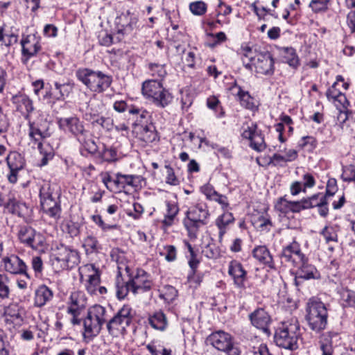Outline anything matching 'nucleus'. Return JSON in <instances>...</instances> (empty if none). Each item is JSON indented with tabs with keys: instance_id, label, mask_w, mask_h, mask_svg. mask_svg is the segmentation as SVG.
I'll return each instance as SVG.
<instances>
[{
	"instance_id": "nucleus-12",
	"label": "nucleus",
	"mask_w": 355,
	"mask_h": 355,
	"mask_svg": "<svg viewBox=\"0 0 355 355\" xmlns=\"http://www.w3.org/2000/svg\"><path fill=\"white\" fill-rule=\"evenodd\" d=\"M80 261V257L77 250L65 245H58L51 256V265L55 271L71 270Z\"/></svg>"
},
{
	"instance_id": "nucleus-11",
	"label": "nucleus",
	"mask_w": 355,
	"mask_h": 355,
	"mask_svg": "<svg viewBox=\"0 0 355 355\" xmlns=\"http://www.w3.org/2000/svg\"><path fill=\"white\" fill-rule=\"evenodd\" d=\"M76 77L91 92L98 94L105 92L112 83L111 76L90 68L78 69Z\"/></svg>"
},
{
	"instance_id": "nucleus-1",
	"label": "nucleus",
	"mask_w": 355,
	"mask_h": 355,
	"mask_svg": "<svg viewBox=\"0 0 355 355\" xmlns=\"http://www.w3.org/2000/svg\"><path fill=\"white\" fill-rule=\"evenodd\" d=\"M280 258L282 262L297 268L295 277L296 286L302 283L301 280L319 279L321 277L320 272L309 263V258L302 252L301 245L295 239L283 246Z\"/></svg>"
},
{
	"instance_id": "nucleus-10",
	"label": "nucleus",
	"mask_w": 355,
	"mask_h": 355,
	"mask_svg": "<svg viewBox=\"0 0 355 355\" xmlns=\"http://www.w3.org/2000/svg\"><path fill=\"white\" fill-rule=\"evenodd\" d=\"M183 225L191 238H196L199 230L208 223L210 216L207 204L200 202L191 206L185 213Z\"/></svg>"
},
{
	"instance_id": "nucleus-49",
	"label": "nucleus",
	"mask_w": 355,
	"mask_h": 355,
	"mask_svg": "<svg viewBox=\"0 0 355 355\" xmlns=\"http://www.w3.org/2000/svg\"><path fill=\"white\" fill-rule=\"evenodd\" d=\"M326 243L338 242V234L336 227L332 225H326L320 232Z\"/></svg>"
},
{
	"instance_id": "nucleus-61",
	"label": "nucleus",
	"mask_w": 355,
	"mask_h": 355,
	"mask_svg": "<svg viewBox=\"0 0 355 355\" xmlns=\"http://www.w3.org/2000/svg\"><path fill=\"white\" fill-rule=\"evenodd\" d=\"M207 36L213 39V41L207 44L211 48H214L227 40L226 35L223 32H219L216 34L209 33Z\"/></svg>"
},
{
	"instance_id": "nucleus-32",
	"label": "nucleus",
	"mask_w": 355,
	"mask_h": 355,
	"mask_svg": "<svg viewBox=\"0 0 355 355\" xmlns=\"http://www.w3.org/2000/svg\"><path fill=\"white\" fill-rule=\"evenodd\" d=\"M234 220L235 218L233 214L227 211V210L224 211L223 214L218 216L216 219L215 224L219 230L218 239L220 241H222L223 236L229 228V226L234 223Z\"/></svg>"
},
{
	"instance_id": "nucleus-53",
	"label": "nucleus",
	"mask_w": 355,
	"mask_h": 355,
	"mask_svg": "<svg viewBox=\"0 0 355 355\" xmlns=\"http://www.w3.org/2000/svg\"><path fill=\"white\" fill-rule=\"evenodd\" d=\"M341 300L345 302V306H350L355 309V292L347 289L343 288L340 292Z\"/></svg>"
},
{
	"instance_id": "nucleus-13",
	"label": "nucleus",
	"mask_w": 355,
	"mask_h": 355,
	"mask_svg": "<svg viewBox=\"0 0 355 355\" xmlns=\"http://www.w3.org/2000/svg\"><path fill=\"white\" fill-rule=\"evenodd\" d=\"M107 309L100 304H94L88 311L83 319V336L92 339L96 337L101 331L103 325L107 321Z\"/></svg>"
},
{
	"instance_id": "nucleus-50",
	"label": "nucleus",
	"mask_w": 355,
	"mask_h": 355,
	"mask_svg": "<svg viewBox=\"0 0 355 355\" xmlns=\"http://www.w3.org/2000/svg\"><path fill=\"white\" fill-rule=\"evenodd\" d=\"M349 112L348 110H339L337 116V124L343 131L350 132L352 129L349 128L350 119L349 117Z\"/></svg>"
},
{
	"instance_id": "nucleus-4",
	"label": "nucleus",
	"mask_w": 355,
	"mask_h": 355,
	"mask_svg": "<svg viewBox=\"0 0 355 355\" xmlns=\"http://www.w3.org/2000/svg\"><path fill=\"white\" fill-rule=\"evenodd\" d=\"M28 121V137L35 144L42 157L40 166H45L48 162L53 157V153L51 149L47 150L44 147L42 141L49 138L51 135L50 130L51 123L46 119L37 118L32 121L29 119Z\"/></svg>"
},
{
	"instance_id": "nucleus-18",
	"label": "nucleus",
	"mask_w": 355,
	"mask_h": 355,
	"mask_svg": "<svg viewBox=\"0 0 355 355\" xmlns=\"http://www.w3.org/2000/svg\"><path fill=\"white\" fill-rule=\"evenodd\" d=\"M130 286L132 293L135 295L148 292L151 290L153 282L150 275L144 270L137 268L129 274Z\"/></svg>"
},
{
	"instance_id": "nucleus-19",
	"label": "nucleus",
	"mask_w": 355,
	"mask_h": 355,
	"mask_svg": "<svg viewBox=\"0 0 355 355\" xmlns=\"http://www.w3.org/2000/svg\"><path fill=\"white\" fill-rule=\"evenodd\" d=\"M244 139L250 141V147L257 152H262L266 148V144L262 131L258 129L257 125L252 123L241 133Z\"/></svg>"
},
{
	"instance_id": "nucleus-22",
	"label": "nucleus",
	"mask_w": 355,
	"mask_h": 355,
	"mask_svg": "<svg viewBox=\"0 0 355 355\" xmlns=\"http://www.w3.org/2000/svg\"><path fill=\"white\" fill-rule=\"evenodd\" d=\"M249 319L252 326L269 335V327L271 324V318L268 313L263 308L255 309L249 315Z\"/></svg>"
},
{
	"instance_id": "nucleus-25",
	"label": "nucleus",
	"mask_w": 355,
	"mask_h": 355,
	"mask_svg": "<svg viewBox=\"0 0 355 355\" xmlns=\"http://www.w3.org/2000/svg\"><path fill=\"white\" fill-rule=\"evenodd\" d=\"M253 257L260 263L270 270H275L276 266L273 257L266 245L256 246L252 252Z\"/></svg>"
},
{
	"instance_id": "nucleus-6",
	"label": "nucleus",
	"mask_w": 355,
	"mask_h": 355,
	"mask_svg": "<svg viewBox=\"0 0 355 355\" xmlns=\"http://www.w3.org/2000/svg\"><path fill=\"white\" fill-rule=\"evenodd\" d=\"M102 182L110 191L114 193L126 192V191H137L142 187L144 178L141 175L123 174L116 173L112 177L109 173H106Z\"/></svg>"
},
{
	"instance_id": "nucleus-36",
	"label": "nucleus",
	"mask_w": 355,
	"mask_h": 355,
	"mask_svg": "<svg viewBox=\"0 0 355 355\" xmlns=\"http://www.w3.org/2000/svg\"><path fill=\"white\" fill-rule=\"evenodd\" d=\"M336 335V333L331 331L323 335L322 339L319 341L320 349L322 352L321 355H334V348L333 347L332 338Z\"/></svg>"
},
{
	"instance_id": "nucleus-8",
	"label": "nucleus",
	"mask_w": 355,
	"mask_h": 355,
	"mask_svg": "<svg viewBox=\"0 0 355 355\" xmlns=\"http://www.w3.org/2000/svg\"><path fill=\"white\" fill-rule=\"evenodd\" d=\"M305 319L311 330L318 334L324 330L328 322L327 305L321 300L312 297L306 305Z\"/></svg>"
},
{
	"instance_id": "nucleus-43",
	"label": "nucleus",
	"mask_w": 355,
	"mask_h": 355,
	"mask_svg": "<svg viewBox=\"0 0 355 355\" xmlns=\"http://www.w3.org/2000/svg\"><path fill=\"white\" fill-rule=\"evenodd\" d=\"M83 246L87 254L98 252L101 249L97 239L92 235H89L84 239Z\"/></svg>"
},
{
	"instance_id": "nucleus-58",
	"label": "nucleus",
	"mask_w": 355,
	"mask_h": 355,
	"mask_svg": "<svg viewBox=\"0 0 355 355\" xmlns=\"http://www.w3.org/2000/svg\"><path fill=\"white\" fill-rule=\"evenodd\" d=\"M102 159L107 162H114L117 159V150L114 147H104L101 152Z\"/></svg>"
},
{
	"instance_id": "nucleus-20",
	"label": "nucleus",
	"mask_w": 355,
	"mask_h": 355,
	"mask_svg": "<svg viewBox=\"0 0 355 355\" xmlns=\"http://www.w3.org/2000/svg\"><path fill=\"white\" fill-rule=\"evenodd\" d=\"M6 160L10 169L7 175L8 180L10 183L15 184L17 182L19 172L25 166V159L18 152L12 151L7 155Z\"/></svg>"
},
{
	"instance_id": "nucleus-47",
	"label": "nucleus",
	"mask_w": 355,
	"mask_h": 355,
	"mask_svg": "<svg viewBox=\"0 0 355 355\" xmlns=\"http://www.w3.org/2000/svg\"><path fill=\"white\" fill-rule=\"evenodd\" d=\"M202 254L209 259H216L220 256L219 248L213 241L207 243L202 250Z\"/></svg>"
},
{
	"instance_id": "nucleus-35",
	"label": "nucleus",
	"mask_w": 355,
	"mask_h": 355,
	"mask_svg": "<svg viewBox=\"0 0 355 355\" xmlns=\"http://www.w3.org/2000/svg\"><path fill=\"white\" fill-rule=\"evenodd\" d=\"M280 51L284 62L293 69H297L299 67L300 60L295 49L293 47H282Z\"/></svg>"
},
{
	"instance_id": "nucleus-29",
	"label": "nucleus",
	"mask_w": 355,
	"mask_h": 355,
	"mask_svg": "<svg viewBox=\"0 0 355 355\" xmlns=\"http://www.w3.org/2000/svg\"><path fill=\"white\" fill-rule=\"evenodd\" d=\"M3 207L7 212L22 218L28 216L30 212V209L26 203L19 202L15 198H9L4 203Z\"/></svg>"
},
{
	"instance_id": "nucleus-56",
	"label": "nucleus",
	"mask_w": 355,
	"mask_h": 355,
	"mask_svg": "<svg viewBox=\"0 0 355 355\" xmlns=\"http://www.w3.org/2000/svg\"><path fill=\"white\" fill-rule=\"evenodd\" d=\"M341 178L344 182H355V166L352 164L343 166Z\"/></svg>"
},
{
	"instance_id": "nucleus-41",
	"label": "nucleus",
	"mask_w": 355,
	"mask_h": 355,
	"mask_svg": "<svg viewBox=\"0 0 355 355\" xmlns=\"http://www.w3.org/2000/svg\"><path fill=\"white\" fill-rule=\"evenodd\" d=\"M140 139L146 143H152L157 139V134L153 125H141Z\"/></svg>"
},
{
	"instance_id": "nucleus-57",
	"label": "nucleus",
	"mask_w": 355,
	"mask_h": 355,
	"mask_svg": "<svg viewBox=\"0 0 355 355\" xmlns=\"http://www.w3.org/2000/svg\"><path fill=\"white\" fill-rule=\"evenodd\" d=\"M189 9L193 15L202 16L207 12V6L205 2L198 1L191 3Z\"/></svg>"
},
{
	"instance_id": "nucleus-40",
	"label": "nucleus",
	"mask_w": 355,
	"mask_h": 355,
	"mask_svg": "<svg viewBox=\"0 0 355 355\" xmlns=\"http://www.w3.org/2000/svg\"><path fill=\"white\" fill-rule=\"evenodd\" d=\"M203 277V273L198 272V269L189 270L187 277V284L190 288L196 289L200 286Z\"/></svg>"
},
{
	"instance_id": "nucleus-37",
	"label": "nucleus",
	"mask_w": 355,
	"mask_h": 355,
	"mask_svg": "<svg viewBox=\"0 0 355 355\" xmlns=\"http://www.w3.org/2000/svg\"><path fill=\"white\" fill-rule=\"evenodd\" d=\"M116 295L119 300H123L129 292L132 293L130 279L124 282L121 275H117L115 280Z\"/></svg>"
},
{
	"instance_id": "nucleus-9",
	"label": "nucleus",
	"mask_w": 355,
	"mask_h": 355,
	"mask_svg": "<svg viewBox=\"0 0 355 355\" xmlns=\"http://www.w3.org/2000/svg\"><path fill=\"white\" fill-rule=\"evenodd\" d=\"M242 61L246 69L255 68L257 73L272 75L274 73V59L268 51L253 52L250 47L243 49Z\"/></svg>"
},
{
	"instance_id": "nucleus-30",
	"label": "nucleus",
	"mask_w": 355,
	"mask_h": 355,
	"mask_svg": "<svg viewBox=\"0 0 355 355\" xmlns=\"http://www.w3.org/2000/svg\"><path fill=\"white\" fill-rule=\"evenodd\" d=\"M148 322L153 329L159 331H164L168 326V318L162 310H157L149 313Z\"/></svg>"
},
{
	"instance_id": "nucleus-24",
	"label": "nucleus",
	"mask_w": 355,
	"mask_h": 355,
	"mask_svg": "<svg viewBox=\"0 0 355 355\" xmlns=\"http://www.w3.org/2000/svg\"><path fill=\"white\" fill-rule=\"evenodd\" d=\"M2 266L7 272L12 275L25 273L28 266L25 262L16 254H10L2 259Z\"/></svg>"
},
{
	"instance_id": "nucleus-14",
	"label": "nucleus",
	"mask_w": 355,
	"mask_h": 355,
	"mask_svg": "<svg viewBox=\"0 0 355 355\" xmlns=\"http://www.w3.org/2000/svg\"><path fill=\"white\" fill-rule=\"evenodd\" d=\"M135 311L128 304L123 305L116 314L107 321L106 327L110 335L118 337L126 332V329L132 322Z\"/></svg>"
},
{
	"instance_id": "nucleus-52",
	"label": "nucleus",
	"mask_w": 355,
	"mask_h": 355,
	"mask_svg": "<svg viewBox=\"0 0 355 355\" xmlns=\"http://www.w3.org/2000/svg\"><path fill=\"white\" fill-rule=\"evenodd\" d=\"M54 85L55 89L58 91V94H56L54 96L55 99L64 100L66 96H69L71 89V87H70L69 84H60L58 82H55Z\"/></svg>"
},
{
	"instance_id": "nucleus-3",
	"label": "nucleus",
	"mask_w": 355,
	"mask_h": 355,
	"mask_svg": "<svg viewBox=\"0 0 355 355\" xmlns=\"http://www.w3.org/2000/svg\"><path fill=\"white\" fill-rule=\"evenodd\" d=\"M39 186V197L43 212L50 218L59 219L62 211L60 187L55 182L46 180H43Z\"/></svg>"
},
{
	"instance_id": "nucleus-54",
	"label": "nucleus",
	"mask_w": 355,
	"mask_h": 355,
	"mask_svg": "<svg viewBox=\"0 0 355 355\" xmlns=\"http://www.w3.org/2000/svg\"><path fill=\"white\" fill-rule=\"evenodd\" d=\"M317 144L316 139L312 136L303 137L298 142V146L301 148H305L308 151H313L316 148Z\"/></svg>"
},
{
	"instance_id": "nucleus-42",
	"label": "nucleus",
	"mask_w": 355,
	"mask_h": 355,
	"mask_svg": "<svg viewBox=\"0 0 355 355\" xmlns=\"http://www.w3.org/2000/svg\"><path fill=\"white\" fill-rule=\"evenodd\" d=\"M159 292V298L168 304L173 302L178 296V291L171 285H165Z\"/></svg>"
},
{
	"instance_id": "nucleus-59",
	"label": "nucleus",
	"mask_w": 355,
	"mask_h": 355,
	"mask_svg": "<svg viewBox=\"0 0 355 355\" xmlns=\"http://www.w3.org/2000/svg\"><path fill=\"white\" fill-rule=\"evenodd\" d=\"M329 0H311L309 7L315 12L326 11L328 9Z\"/></svg>"
},
{
	"instance_id": "nucleus-51",
	"label": "nucleus",
	"mask_w": 355,
	"mask_h": 355,
	"mask_svg": "<svg viewBox=\"0 0 355 355\" xmlns=\"http://www.w3.org/2000/svg\"><path fill=\"white\" fill-rule=\"evenodd\" d=\"M291 207L292 201L288 200L285 196L278 198L275 205V209L283 214L291 213Z\"/></svg>"
},
{
	"instance_id": "nucleus-31",
	"label": "nucleus",
	"mask_w": 355,
	"mask_h": 355,
	"mask_svg": "<svg viewBox=\"0 0 355 355\" xmlns=\"http://www.w3.org/2000/svg\"><path fill=\"white\" fill-rule=\"evenodd\" d=\"M336 86L337 83H334L327 89L326 96L328 100L335 103L337 107L340 106L346 109L349 105V102L345 95L336 88Z\"/></svg>"
},
{
	"instance_id": "nucleus-60",
	"label": "nucleus",
	"mask_w": 355,
	"mask_h": 355,
	"mask_svg": "<svg viewBox=\"0 0 355 355\" xmlns=\"http://www.w3.org/2000/svg\"><path fill=\"white\" fill-rule=\"evenodd\" d=\"M100 270L99 268L96 267L93 263H87L79 268V274L80 276V279L83 280V279L89 275L94 272V271H97Z\"/></svg>"
},
{
	"instance_id": "nucleus-5",
	"label": "nucleus",
	"mask_w": 355,
	"mask_h": 355,
	"mask_svg": "<svg viewBox=\"0 0 355 355\" xmlns=\"http://www.w3.org/2000/svg\"><path fill=\"white\" fill-rule=\"evenodd\" d=\"M300 338V324L296 318L282 322L277 328L274 336L277 346L291 351L299 347L298 341Z\"/></svg>"
},
{
	"instance_id": "nucleus-44",
	"label": "nucleus",
	"mask_w": 355,
	"mask_h": 355,
	"mask_svg": "<svg viewBox=\"0 0 355 355\" xmlns=\"http://www.w3.org/2000/svg\"><path fill=\"white\" fill-rule=\"evenodd\" d=\"M207 106L210 110L215 112L217 118H223L225 115V112L220 105L219 99L215 96H211L207 98Z\"/></svg>"
},
{
	"instance_id": "nucleus-34",
	"label": "nucleus",
	"mask_w": 355,
	"mask_h": 355,
	"mask_svg": "<svg viewBox=\"0 0 355 355\" xmlns=\"http://www.w3.org/2000/svg\"><path fill=\"white\" fill-rule=\"evenodd\" d=\"M28 247L39 252H45L48 249L49 244L46 236L42 233L35 230Z\"/></svg>"
},
{
	"instance_id": "nucleus-15",
	"label": "nucleus",
	"mask_w": 355,
	"mask_h": 355,
	"mask_svg": "<svg viewBox=\"0 0 355 355\" xmlns=\"http://www.w3.org/2000/svg\"><path fill=\"white\" fill-rule=\"evenodd\" d=\"M87 306V297L81 291H75L70 293L66 302V312L71 316L70 322L73 326L81 324V314Z\"/></svg>"
},
{
	"instance_id": "nucleus-62",
	"label": "nucleus",
	"mask_w": 355,
	"mask_h": 355,
	"mask_svg": "<svg viewBox=\"0 0 355 355\" xmlns=\"http://www.w3.org/2000/svg\"><path fill=\"white\" fill-rule=\"evenodd\" d=\"M92 221L96 224L99 227L102 229L103 231H107L109 230H114L118 228V225H108L104 223L102 217L100 215H92Z\"/></svg>"
},
{
	"instance_id": "nucleus-23",
	"label": "nucleus",
	"mask_w": 355,
	"mask_h": 355,
	"mask_svg": "<svg viewBox=\"0 0 355 355\" xmlns=\"http://www.w3.org/2000/svg\"><path fill=\"white\" fill-rule=\"evenodd\" d=\"M228 275L233 279L234 284L237 288H245V282L248 272L241 262L235 259L232 260L228 264Z\"/></svg>"
},
{
	"instance_id": "nucleus-46",
	"label": "nucleus",
	"mask_w": 355,
	"mask_h": 355,
	"mask_svg": "<svg viewBox=\"0 0 355 355\" xmlns=\"http://www.w3.org/2000/svg\"><path fill=\"white\" fill-rule=\"evenodd\" d=\"M35 230L28 225H23L19 227L18 238L21 243L28 246Z\"/></svg>"
},
{
	"instance_id": "nucleus-33",
	"label": "nucleus",
	"mask_w": 355,
	"mask_h": 355,
	"mask_svg": "<svg viewBox=\"0 0 355 355\" xmlns=\"http://www.w3.org/2000/svg\"><path fill=\"white\" fill-rule=\"evenodd\" d=\"M53 297V292L47 286H40L35 292L34 304L37 307H42L49 302Z\"/></svg>"
},
{
	"instance_id": "nucleus-63",
	"label": "nucleus",
	"mask_w": 355,
	"mask_h": 355,
	"mask_svg": "<svg viewBox=\"0 0 355 355\" xmlns=\"http://www.w3.org/2000/svg\"><path fill=\"white\" fill-rule=\"evenodd\" d=\"M31 266L35 272V277H38L42 275L44 269V266L42 259L40 257L35 256L32 257Z\"/></svg>"
},
{
	"instance_id": "nucleus-16",
	"label": "nucleus",
	"mask_w": 355,
	"mask_h": 355,
	"mask_svg": "<svg viewBox=\"0 0 355 355\" xmlns=\"http://www.w3.org/2000/svg\"><path fill=\"white\" fill-rule=\"evenodd\" d=\"M207 342L218 351L228 355H240L239 349L234 345L231 334L224 331L212 332L207 338Z\"/></svg>"
},
{
	"instance_id": "nucleus-21",
	"label": "nucleus",
	"mask_w": 355,
	"mask_h": 355,
	"mask_svg": "<svg viewBox=\"0 0 355 355\" xmlns=\"http://www.w3.org/2000/svg\"><path fill=\"white\" fill-rule=\"evenodd\" d=\"M11 102L15 110L26 121H29L31 114L35 109L33 100L27 94L19 92L12 96Z\"/></svg>"
},
{
	"instance_id": "nucleus-48",
	"label": "nucleus",
	"mask_w": 355,
	"mask_h": 355,
	"mask_svg": "<svg viewBox=\"0 0 355 355\" xmlns=\"http://www.w3.org/2000/svg\"><path fill=\"white\" fill-rule=\"evenodd\" d=\"M9 283V278L4 274H0V302L10 297Z\"/></svg>"
},
{
	"instance_id": "nucleus-2",
	"label": "nucleus",
	"mask_w": 355,
	"mask_h": 355,
	"mask_svg": "<svg viewBox=\"0 0 355 355\" xmlns=\"http://www.w3.org/2000/svg\"><path fill=\"white\" fill-rule=\"evenodd\" d=\"M57 123L62 131L76 138L87 153L94 154L97 152L98 146L92 134L85 129L83 121L78 116L61 117L58 119Z\"/></svg>"
},
{
	"instance_id": "nucleus-17",
	"label": "nucleus",
	"mask_w": 355,
	"mask_h": 355,
	"mask_svg": "<svg viewBox=\"0 0 355 355\" xmlns=\"http://www.w3.org/2000/svg\"><path fill=\"white\" fill-rule=\"evenodd\" d=\"M20 44L21 62L24 64H27L32 58L37 57L42 49V38L37 33L23 35Z\"/></svg>"
},
{
	"instance_id": "nucleus-7",
	"label": "nucleus",
	"mask_w": 355,
	"mask_h": 355,
	"mask_svg": "<svg viewBox=\"0 0 355 355\" xmlns=\"http://www.w3.org/2000/svg\"><path fill=\"white\" fill-rule=\"evenodd\" d=\"M141 93L144 97L159 108H165L169 105L173 99V96L169 89L163 85L160 80H146L141 85Z\"/></svg>"
},
{
	"instance_id": "nucleus-45",
	"label": "nucleus",
	"mask_w": 355,
	"mask_h": 355,
	"mask_svg": "<svg viewBox=\"0 0 355 355\" xmlns=\"http://www.w3.org/2000/svg\"><path fill=\"white\" fill-rule=\"evenodd\" d=\"M253 225L260 231L268 232L272 226L270 218L267 214H262L254 219Z\"/></svg>"
},
{
	"instance_id": "nucleus-55",
	"label": "nucleus",
	"mask_w": 355,
	"mask_h": 355,
	"mask_svg": "<svg viewBox=\"0 0 355 355\" xmlns=\"http://www.w3.org/2000/svg\"><path fill=\"white\" fill-rule=\"evenodd\" d=\"M159 254L164 257L165 259L168 262L174 261L177 259V250L174 245H166L164 246L163 250Z\"/></svg>"
},
{
	"instance_id": "nucleus-64",
	"label": "nucleus",
	"mask_w": 355,
	"mask_h": 355,
	"mask_svg": "<svg viewBox=\"0 0 355 355\" xmlns=\"http://www.w3.org/2000/svg\"><path fill=\"white\" fill-rule=\"evenodd\" d=\"M101 284V279H92V280H85V288L88 293L92 295H97V288L98 286Z\"/></svg>"
},
{
	"instance_id": "nucleus-26",
	"label": "nucleus",
	"mask_w": 355,
	"mask_h": 355,
	"mask_svg": "<svg viewBox=\"0 0 355 355\" xmlns=\"http://www.w3.org/2000/svg\"><path fill=\"white\" fill-rule=\"evenodd\" d=\"M230 90L232 94L237 98L243 107L250 110H253L256 108L257 106L254 103V98L248 92L244 91L236 82L231 86Z\"/></svg>"
},
{
	"instance_id": "nucleus-27",
	"label": "nucleus",
	"mask_w": 355,
	"mask_h": 355,
	"mask_svg": "<svg viewBox=\"0 0 355 355\" xmlns=\"http://www.w3.org/2000/svg\"><path fill=\"white\" fill-rule=\"evenodd\" d=\"M165 205L166 211L164 214V218L162 220V224L163 227L167 228L178 221L177 216L180 209L178 202L175 201L166 200Z\"/></svg>"
},
{
	"instance_id": "nucleus-39",
	"label": "nucleus",
	"mask_w": 355,
	"mask_h": 355,
	"mask_svg": "<svg viewBox=\"0 0 355 355\" xmlns=\"http://www.w3.org/2000/svg\"><path fill=\"white\" fill-rule=\"evenodd\" d=\"M306 209L318 207L322 204H328L327 196L322 193H318L309 198H303Z\"/></svg>"
},
{
	"instance_id": "nucleus-28",
	"label": "nucleus",
	"mask_w": 355,
	"mask_h": 355,
	"mask_svg": "<svg viewBox=\"0 0 355 355\" xmlns=\"http://www.w3.org/2000/svg\"><path fill=\"white\" fill-rule=\"evenodd\" d=\"M4 316L6 324H12L13 328L21 326L23 322L19 306L16 303L10 304L4 309Z\"/></svg>"
},
{
	"instance_id": "nucleus-38",
	"label": "nucleus",
	"mask_w": 355,
	"mask_h": 355,
	"mask_svg": "<svg viewBox=\"0 0 355 355\" xmlns=\"http://www.w3.org/2000/svg\"><path fill=\"white\" fill-rule=\"evenodd\" d=\"M148 73L154 77V80H160L163 82L167 75L166 64H161L156 62H150L147 64Z\"/></svg>"
}]
</instances>
